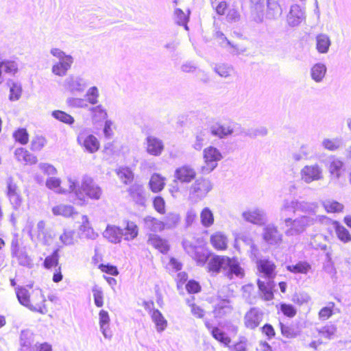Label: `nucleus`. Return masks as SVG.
<instances>
[{
	"label": "nucleus",
	"instance_id": "79ce46f5",
	"mask_svg": "<svg viewBox=\"0 0 351 351\" xmlns=\"http://www.w3.org/2000/svg\"><path fill=\"white\" fill-rule=\"evenodd\" d=\"M151 318L153 322L155 323L158 331L162 332L167 328V321L164 318L161 312L158 309H154L152 311Z\"/></svg>",
	"mask_w": 351,
	"mask_h": 351
},
{
	"label": "nucleus",
	"instance_id": "a19ab883",
	"mask_svg": "<svg viewBox=\"0 0 351 351\" xmlns=\"http://www.w3.org/2000/svg\"><path fill=\"white\" fill-rule=\"evenodd\" d=\"M200 222L203 227L210 228L215 222L214 214L208 207H204L199 214Z\"/></svg>",
	"mask_w": 351,
	"mask_h": 351
},
{
	"label": "nucleus",
	"instance_id": "4468645a",
	"mask_svg": "<svg viewBox=\"0 0 351 351\" xmlns=\"http://www.w3.org/2000/svg\"><path fill=\"white\" fill-rule=\"evenodd\" d=\"M326 167L331 178L334 180H339L346 170L344 162L334 155L328 157Z\"/></svg>",
	"mask_w": 351,
	"mask_h": 351
},
{
	"label": "nucleus",
	"instance_id": "dca6fc26",
	"mask_svg": "<svg viewBox=\"0 0 351 351\" xmlns=\"http://www.w3.org/2000/svg\"><path fill=\"white\" fill-rule=\"evenodd\" d=\"M19 62L16 60H1L0 61V84L4 82L6 75L14 76L19 72Z\"/></svg>",
	"mask_w": 351,
	"mask_h": 351
},
{
	"label": "nucleus",
	"instance_id": "bf43d9fd",
	"mask_svg": "<svg viewBox=\"0 0 351 351\" xmlns=\"http://www.w3.org/2000/svg\"><path fill=\"white\" fill-rule=\"evenodd\" d=\"M58 264V250H56L51 254L47 256L44 261V266L47 269L55 268Z\"/></svg>",
	"mask_w": 351,
	"mask_h": 351
},
{
	"label": "nucleus",
	"instance_id": "f03ea898",
	"mask_svg": "<svg viewBox=\"0 0 351 351\" xmlns=\"http://www.w3.org/2000/svg\"><path fill=\"white\" fill-rule=\"evenodd\" d=\"M336 221L332 220L326 215H302L295 219L288 218L285 219V226L287 228L286 233L289 235H297L303 232L306 228L316 223L324 225H333Z\"/></svg>",
	"mask_w": 351,
	"mask_h": 351
},
{
	"label": "nucleus",
	"instance_id": "58836bf2",
	"mask_svg": "<svg viewBox=\"0 0 351 351\" xmlns=\"http://www.w3.org/2000/svg\"><path fill=\"white\" fill-rule=\"evenodd\" d=\"M132 198L138 204L143 205L145 201L144 189L141 184H134L129 189Z\"/></svg>",
	"mask_w": 351,
	"mask_h": 351
},
{
	"label": "nucleus",
	"instance_id": "6e6d98bb",
	"mask_svg": "<svg viewBox=\"0 0 351 351\" xmlns=\"http://www.w3.org/2000/svg\"><path fill=\"white\" fill-rule=\"evenodd\" d=\"M86 100L88 104L95 105L99 102V92L97 86H93L88 88L86 92Z\"/></svg>",
	"mask_w": 351,
	"mask_h": 351
},
{
	"label": "nucleus",
	"instance_id": "9d476101",
	"mask_svg": "<svg viewBox=\"0 0 351 351\" xmlns=\"http://www.w3.org/2000/svg\"><path fill=\"white\" fill-rule=\"evenodd\" d=\"M300 178L306 184L317 182L324 179V169L317 163L306 165L300 170Z\"/></svg>",
	"mask_w": 351,
	"mask_h": 351
},
{
	"label": "nucleus",
	"instance_id": "393cba45",
	"mask_svg": "<svg viewBox=\"0 0 351 351\" xmlns=\"http://www.w3.org/2000/svg\"><path fill=\"white\" fill-rule=\"evenodd\" d=\"M321 146L325 150L335 152L343 147V141L341 137H325L321 141Z\"/></svg>",
	"mask_w": 351,
	"mask_h": 351
},
{
	"label": "nucleus",
	"instance_id": "69168bd1",
	"mask_svg": "<svg viewBox=\"0 0 351 351\" xmlns=\"http://www.w3.org/2000/svg\"><path fill=\"white\" fill-rule=\"evenodd\" d=\"M13 136L17 142L20 143L22 145L27 144L29 140V135L27 134V132L24 128L18 129L13 134Z\"/></svg>",
	"mask_w": 351,
	"mask_h": 351
},
{
	"label": "nucleus",
	"instance_id": "a878e982",
	"mask_svg": "<svg viewBox=\"0 0 351 351\" xmlns=\"http://www.w3.org/2000/svg\"><path fill=\"white\" fill-rule=\"evenodd\" d=\"M298 199L295 198L292 199H285L281 204L280 208V214L281 217H285V219H288L289 215L295 213L297 211Z\"/></svg>",
	"mask_w": 351,
	"mask_h": 351
},
{
	"label": "nucleus",
	"instance_id": "de8ad7c7",
	"mask_svg": "<svg viewBox=\"0 0 351 351\" xmlns=\"http://www.w3.org/2000/svg\"><path fill=\"white\" fill-rule=\"evenodd\" d=\"M336 308L335 302H328L326 306L322 307L317 313V316L321 321H326L330 319V317L335 313L334 311Z\"/></svg>",
	"mask_w": 351,
	"mask_h": 351
},
{
	"label": "nucleus",
	"instance_id": "49530a36",
	"mask_svg": "<svg viewBox=\"0 0 351 351\" xmlns=\"http://www.w3.org/2000/svg\"><path fill=\"white\" fill-rule=\"evenodd\" d=\"M287 269L293 274H306L311 271V265L306 261H299L294 265H288Z\"/></svg>",
	"mask_w": 351,
	"mask_h": 351
},
{
	"label": "nucleus",
	"instance_id": "39448f33",
	"mask_svg": "<svg viewBox=\"0 0 351 351\" xmlns=\"http://www.w3.org/2000/svg\"><path fill=\"white\" fill-rule=\"evenodd\" d=\"M212 181L204 177H199L195 180L189 187V199L194 203L204 199L213 190Z\"/></svg>",
	"mask_w": 351,
	"mask_h": 351
},
{
	"label": "nucleus",
	"instance_id": "ddd939ff",
	"mask_svg": "<svg viewBox=\"0 0 351 351\" xmlns=\"http://www.w3.org/2000/svg\"><path fill=\"white\" fill-rule=\"evenodd\" d=\"M263 314L256 308L248 309L243 318L245 328L254 330L258 328L263 321Z\"/></svg>",
	"mask_w": 351,
	"mask_h": 351
},
{
	"label": "nucleus",
	"instance_id": "09e8293b",
	"mask_svg": "<svg viewBox=\"0 0 351 351\" xmlns=\"http://www.w3.org/2000/svg\"><path fill=\"white\" fill-rule=\"evenodd\" d=\"M45 186L47 189L58 194H62L64 191L62 189V180L55 176L48 177L45 182Z\"/></svg>",
	"mask_w": 351,
	"mask_h": 351
},
{
	"label": "nucleus",
	"instance_id": "cd10ccee",
	"mask_svg": "<svg viewBox=\"0 0 351 351\" xmlns=\"http://www.w3.org/2000/svg\"><path fill=\"white\" fill-rule=\"evenodd\" d=\"M79 186L80 182L75 176H68L63 182L62 181V189L64 190L62 194L73 193L76 198V191Z\"/></svg>",
	"mask_w": 351,
	"mask_h": 351
},
{
	"label": "nucleus",
	"instance_id": "f704fd0d",
	"mask_svg": "<svg viewBox=\"0 0 351 351\" xmlns=\"http://www.w3.org/2000/svg\"><path fill=\"white\" fill-rule=\"evenodd\" d=\"M51 211L55 216H62L64 217H70L76 213L73 206L64 204L53 206Z\"/></svg>",
	"mask_w": 351,
	"mask_h": 351
},
{
	"label": "nucleus",
	"instance_id": "7c9ffc66",
	"mask_svg": "<svg viewBox=\"0 0 351 351\" xmlns=\"http://www.w3.org/2000/svg\"><path fill=\"white\" fill-rule=\"evenodd\" d=\"M258 271L265 274L268 278H274L275 275V264L267 259H261L256 262Z\"/></svg>",
	"mask_w": 351,
	"mask_h": 351
},
{
	"label": "nucleus",
	"instance_id": "603ef678",
	"mask_svg": "<svg viewBox=\"0 0 351 351\" xmlns=\"http://www.w3.org/2000/svg\"><path fill=\"white\" fill-rule=\"evenodd\" d=\"M51 116L56 120L67 125H72L75 122L74 118L69 114L62 110H54L51 112Z\"/></svg>",
	"mask_w": 351,
	"mask_h": 351
},
{
	"label": "nucleus",
	"instance_id": "6ab92c4d",
	"mask_svg": "<svg viewBox=\"0 0 351 351\" xmlns=\"http://www.w3.org/2000/svg\"><path fill=\"white\" fill-rule=\"evenodd\" d=\"M225 266L226 267V275L228 278H232V276L241 278L245 277V269L241 267L237 258H230L228 256Z\"/></svg>",
	"mask_w": 351,
	"mask_h": 351
},
{
	"label": "nucleus",
	"instance_id": "0eeeda50",
	"mask_svg": "<svg viewBox=\"0 0 351 351\" xmlns=\"http://www.w3.org/2000/svg\"><path fill=\"white\" fill-rule=\"evenodd\" d=\"M88 86V80L80 75H69L61 83L64 92L71 94H82Z\"/></svg>",
	"mask_w": 351,
	"mask_h": 351
},
{
	"label": "nucleus",
	"instance_id": "4be33fe9",
	"mask_svg": "<svg viewBox=\"0 0 351 351\" xmlns=\"http://www.w3.org/2000/svg\"><path fill=\"white\" fill-rule=\"evenodd\" d=\"M257 286L259 295L264 300L269 301L274 299V282L273 280L262 281L257 280Z\"/></svg>",
	"mask_w": 351,
	"mask_h": 351
},
{
	"label": "nucleus",
	"instance_id": "5701e85b",
	"mask_svg": "<svg viewBox=\"0 0 351 351\" xmlns=\"http://www.w3.org/2000/svg\"><path fill=\"white\" fill-rule=\"evenodd\" d=\"M227 258L226 256L218 255L210 258L207 265L208 271L211 274H219L221 269L226 270L225 265Z\"/></svg>",
	"mask_w": 351,
	"mask_h": 351
},
{
	"label": "nucleus",
	"instance_id": "b1692460",
	"mask_svg": "<svg viewBox=\"0 0 351 351\" xmlns=\"http://www.w3.org/2000/svg\"><path fill=\"white\" fill-rule=\"evenodd\" d=\"M327 72V67L324 63L317 62L310 69V76L312 80L316 83L324 81Z\"/></svg>",
	"mask_w": 351,
	"mask_h": 351
},
{
	"label": "nucleus",
	"instance_id": "13d9d810",
	"mask_svg": "<svg viewBox=\"0 0 351 351\" xmlns=\"http://www.w3.org/2000/svg\"><path fill=\"white\" fill-rule=\"evenodd\" d=\"M334 228H335L337 237L341 241H349L351 240V236L345 227L340 225L338 222H335L334 223Z\"/></svg>",
	"mask_w": 351,
	"mask_h": 351
},
{
	"label": "nucleus",
	"instance_id": "4c0bfd02",
	"mask_svg": "<svg viewBox=\"0 0 351 351\" xmlns=\"http://www.w3.org/2000/svg\"><path fill=\"white\" fill-rule=\"evenodd\" d=\"M88 110L93 121L95 123L106 120L108 117L107 111L101 105L89 107Z\"/></svg>",
	"mask_w": 351,
	"mask_h": 351
},
{
	"label": "nucleus",
	"instance_id": "c03bdc74",
	"mask_svg": "<svg viewBox=\"0 0 351 351\" xmlns=\"http://www.w3.org/2000/svg\"><path fill=\"white\" fill-rule=\"evenodd\" d=\"M116 173L121 181L125 184L130 183L134 179L132 169L128 167L121 166L116 169Z\"/></svg>",
	"mask_w": 351,
	"mask_h": 351
},
{
	"label": "nucleus",
	"instance_id": "864d4df0",
	"mask_svg": "<svg viewBox=\"0 0 351 351\" xmlns=\"http://www.w3.org/2000/svg\"><path fill=\"white\" fill-rule=\"evenodd\" d=\"M317 208V206L315 203L298 200L297 210L308 213V215H316Z\"/></svg>",
	"mask_w": 351,
	"mask_h": 351
},
{
	"label": "nucleus",
	"instance_id": "423d86ee",
	"mask_svg": "<svg viewBox=\"0 0 351 351\" xmlns=\"http://www.w3.org/2000/svg\"><path fill=\"white\" fill-rule=\"evenodd\" d=\"M223 156L221 151L217 147L210 145L203 150L204 165L201 167V171L204 174H208L214 171L218 162Z\"/></svg>",
	"mask_w": 351,
	"mask_h": 351
},
{
	"label": "nucleus",
	"instance_id": "a18cd8bd",
	"mask_svg": "<svg viewBox=\"0 0 351 351\" xmlns=\"http://www.w3.org/2000/svg\"><path fill=\"white\" fill-rule=\"evenodd\" d=\"M144 226L152 231H160L165 228L163 221H161L153 217L147 216L143 219Z\"/></svg>",
	"mask_w": 351,
	"mask_h": 351
},
{
	"label": "nucleus",
	"instance_id": "aec40b11",
	"mask_svg": "<svg viewBox=\"0 0 351 351\" xmlns=\"http://www.w3.org/2000/svg\"><path fill=\"white\" fill-rule=\"evenodd\" d=\"M205 325L209 330L211 337H213L216 341L226 347H230L232 339L230 335H227L226 332L218 327L211 326L208 322L206 323Z\"/></svg>",
	"mask_w": 351,
	"mask_h": 351
},
{
	"label": "nucleus",
	"instance_id": "338daca9",
	"mask_svg": "<svg viewBox=\"0 0 351 351\" xmlns=\"http://www.w3.org/2000/svg\"><path fill=\"white\" fill-rule=\"evenodd\" d=\"M180 217L178 214L176 213H169L163 221L165 228H171L175 227L180 221Z\"/></svg>",
	"mask_w": 351,
	"mask_h": 351
},
{
	"label": "nucleus",
	"instance_id": "7ed1b4c3",
	"mask_svg": "<svg viewBox=\"0 0 351 351\" xmlns=\"http://www.w3.org/2000/svg\"><path fill=\"white\" fill-rule=\"evenodd\" d=\"M102 195L101 188L88 176L82 178L79 189L76 191L77 204L80 206L87 204L88 199L98 200Z\"/></svg>",
	"mask_w": 351,
	"mask_h": 351
},
{
	"label": "nucleus",
	"instance_id": "5fc2aeb1",
	"mask_svg": "<svg viewBox=\"0 0 351 351\" xmlns=\"http://www.w3.org/2000/svg\"><path fill=\"white\" fill-rule=\"evenodd\" d=\"M279 328L280 334L282 337L287 339H293L298 335V332L295 330L293 326L285 324L282 322H280Z\"/></svg>",
	"mask_w": 351,
	"mask_h": 351
},
{
	"label": "nucleus",
	"instance_id": "473e14b6",
	"mask_svg": "<svg viewBox=\"0 0 351 351\" xmlns=\"http://www.w3.org/2000/svg\"><path fill=\"white\" fill-rule=\"evenodd\" d=\"M284 0H267V16L271 19H277L282 13L281 4Z\"/></svg>",
	"mask_w": 351,
	"mask_h": 351
},
{
	"label": "nucleus",
	"instance_id": "c85d7f7f",
	"mask_svg": "<svg viewBox=\"0 0 351 351\" xmlns=\"http://www.w3.org/2000/svg\"><path fill=\"white\" fill-rule=\"evenodd\" d=\"M263 238L266 241H280L282 234L274 224H268L263 228Z\"/></svg>",
	"mask_w": 351,
	"mask_h": 351
},
{
	"label": "nucleus",
	"instance_id": "bb28decb",
	"mask_svg": "<svg viewBox=\"0 0 351 351\" xmlns=\"http://www.w3.org/2000/svg\"><path fill=\"white\" fill-rule=\"evenodd\" d=\"M124 228L122 229V238L126 241L135 239L138 234L137 225L132 221L125 220L123 222Z\"/></svg>",
	"mask_w": 351,
	"mask_h": 351
},
{
	"label": "nucleus",
	"instance_id": "e2e57ef3",
	"mask_svg": "<svg viewBox=\"0 0 351 351\" xmlns=\"http://www.w3.org/2000/svg\"><path fill=\"white\" fill-rule=\"evenodd\" d=\"M279 308L282 314L289 318H293L296 315V308L293 304L282 303L279 305Z\"/></svg>",
	"mask_w": 351,
	"mask_h": 351
},
{
	"label": "nucleus",
	"instance_id": "f3484780",
	"mask_svg": "<svg viewBox=\"0 0 351 351\" xmlns=\"http://www.w3.org/2000/svg\"><path fill=\"white\" fill-rule=\"evenodd\" d=\"M243 219L255 225H262L267 221L265 211L259 208L247 209L242 213Z\"/></svg>",
	"mask_w": 351,
	"mask_h": 351
},
{
	"label": "nucleus",
	"instance_id": "c9c22d12",
	"mask_svg": "<svg viewBox=\"0 0 351 351\" xmlns=\"http://www.w3.org/2000/svg\"><path fill=\"white\" fill-rule=\"evenodd\" d=\"M321 205L328 213H339L343 212L344 209L343 204L332 199L322 200Z\"/></svg>",
	"mask_w": 351,
	"mask_h": 351
},
{
	"label": "nucleus",
	"instance_id": "f257e3e1",
	"mask_svg": "<svg viewBox=\"0 0 351 351\" xmlns=\"http://www.w3.org/2000/svg\"><path fill=\"white\" fill-rule=\"evenodd\" d=\"M33 285L34 284L31 283L27 286H18L15 287V294L19 304L32 311L45 314L47 313L45 296L41 289H34Z\"/></svg>",
	"mask_w": 351,
	"mask_h": 351
},
{
	"label": "nucleus",
	"instance_id": "3c124183",
	"mask_svg": "<svg viewBox=\"0 0 351 351\" xmlns=\"http://www.w3.org/2000/svg\"><path fill=\"white\" fill-rule=\"evenodd\" d=\"M66 105L71 108H88V104L84 98L69 97L66 100Z\"/></svg>",
	"mask_w": 351,
	"mask_h": 351
},
{
	"label": "nucleus",
	"instance_id": "774afa93",
	"mask_svg": "<svg viewBox=\"0 0 351 351\" xmlns=\"http://www.w3.org/2000/svg\"><path fill=\"white\" fill-rule=\"evenodd\" d=\"M215 71L221 77H228L232 75L233 69L227 64H219L215 66Z\"/></svg>",
	"mask_w": 351,
	"mask_h": 351
},
{
	"label": "nucleus",
	"instance_id": "052dcab7",
	"mask_svg": "<svg viewBox=\"0 0 351 351\" xmlns=\"http://www.w3.org/2000/svg\"><path fill=\"white\" fill-rule=\"evenodd\" d=\"M230 348V351H247V341L245 337H240L237 341L231 343Z\"/></svg>",
	"mask_w": 351,
	"mask_h": 351
},
{
	"label": "nucleus",
	"instance_id": "37998d69",
	"mask_svg": "<svg viewBox=\"0 0 351 351\" xmlns=\"http://www.w3.org/2000/svg\"><path fill=\"white\" fill-rule=\"evenodd\" d=\"M110 317L108 311L102 309L99 313V324L100 329H101L104 337H110V332L108 331V327L110 324Z\"/></svg>",
	"mask_w": 351,
	"mask_h": 351
},
{
	"label": "nucleus",
	"instance_id": "f8f14e48",
	"mask_svg": "<svg viewBox=\"0 0 351 351\" xmlns=\"http://www.w3.org/2000/svg\"><path fill=\"white\" fill-rule=\"evenodd\" d=\"M306 19V12L304 8L293 4L291 6L287 15V23L290 27H297L300 25Z\"/></svg>",
	"mask_w": 351,
	"mask_h": 351
},
{
	"label": "nucleus",
	"instance_id": "a211bd4d",
	"mask_svg": "<svg viewBox=\"0 0 351 351\" xmlns=\"http://www.w3.org/2000/svg\"><path fill=\"white\" fill-rule=\"evenodd\" d=\"M236 123H215L210 125L209 131L210 134L219 138H224L233 134Z\"/></svg>",
	"mask_w": 351,
	"mask_h": 351
},
{
	"label": "nucleus",
	"instance_id": "680f3d73",
	"mask_svg": "<svg viewBox=\"0 0 351 351\" xmlns=\"http://www.w3.org/2000/svg\"><path fill=\"white\" fill-rule=\"evenodd\" d=\"M174 15L176 21L180 25H184L185 28L187 29L186 23L189 20V11L185 13L182 10L178 8L175 10Z\"/></svg>",
	"mask_w": 351,
	"mask_h": 351
},
{
	"label": "nucleus",
	"instance_id": "9b49d317",
	"mask_svg": "<svg viewBox=\"0 0 351 351\" xmlns=\"http://www.w3.org/2000/svg\"><path fill=\"white\" fill-rule=\"evenodd\" d=\"M197 177V171L190 165H183L177 167L173 173L174 181L181 184H189Z\"/></svg>",
	"mask_w": 351,
	"mask_h": 351
},
{
	"label": "nucleus",
	"instance_id": "e433bc0d",
	"mask_svg": "<svg viewBox=\"0 0 351 351\" xmlns=\"http://www.w3.org/2000/svg\"><path fill=\"white\" fill-rule=\"evenodd\" d=\"M103 235L105 239L110 241L118 240L121 241L122 239V229L114 225H108L104 230Z\"/></svg>",
	"mask_w": 351,
	"mask_h": 351
},
{
	"label": "nucleus",
	"instance_id": "4d7b16f0",
	"mask_svg": "<svg viewBox=\"0 0 351 351\" xmlns=\"http://www.w3.org/2000/svg\"><path fill=\"white\" fill-rule=\"evenodd\" d=\"M216 36L218 39V42L222 47L225 48H228L229 47L232 48V50L230 51L232 53H241L245 51L244 49H239L237 47L232 45L230 42L227 40L221 32H217Z\"/></svg>",
	"mask_w": 351,
	"mask_h": 351
},
{
	"label": "nucleus",
	"instance_id": "ea45409f",
	"mask_svg": "<svg viewBox=\"0 0 351 351\" xmlns=\"http://www.w3.org/2000/svg\"><path fill=\"white\" fill-rule=\"evenodd\" d=\"M10 93L9 99L11 101H16L20 99L23 93V87L20 82L10 81L9 83Z\"/></svg>",
	"mask_w": 351,
	"mask_h": 351
},
{
	"label": "nucleus",
	"instance_id": "72a5a7b5",
	"mask_svg": "<svg viewBox=\"0 0 351 351\" xmlns=\"http://www.w3.org/2000/svg\"><path fill=\"white\" fill-rule=\"evenodd\" d=\"M16 160L25 165H33L37 162V158L23 148H18L14 152Z\"/></svg>",
	"mask_w": 351,
	"mask_h": 351
},
{
	"label": "nucleus",
	"instance_id": "0e129e2a",
	"mask_svg": "<svg viewBox=\"0 0 351 351\" xmlns=\"http://www.w3.org/2000/svg\"><path fill=\"white\" fill-rule=\"evenodd\" d=\"M40 170L48 177L54 176L58 173L57 169L52 165L47 162H41L38 165Z\"/></svg>",
	"mask_w": 351,
	"mask_h": 351
},
{
	"label": "nucleus",
	"instance_id": "6e6552de",
	"mask_svg": "<svg viewBox=\"0 0 351 351\" xmlns=\"http://www.w3.org/2000/svg\"><path fill=\"white\" fill-rule=\"evenodd\" d=\"M337 328L335 324H327L319 329H317V337L315 339L309 343L308 347L317 351L318 347L326 344L328 341H331L336 337Z\"/></svg>",
	"mask_w": 351,
	"mask_h": 351
},
{
	"label": "nucleus",
	"instance_id": "20e7f679",
	"mask_svg": "<svg viewBox=\"0 0 351 351\" xmlns=\"http://www.w3.org/2000/svg\"><path fill=\"white\" fill-rule=\"evenodd\" d=\"M50 54L58 60L52 65L51 73L58 77L66 75L74 62L73 57L58 47H51Z\"/></svg>",
	"mask_w": 351,
	"mask_h": 351
},
{
	"label": "nucleus",
	"instance_id": "c756f323",
	"mask_svg": "<svg viewBox=\"0 0 351 351\" xmlns=\"http://www.w3.org/2000/svg\"><path fill=\"white\" fill-rule=\"evenodd\" d=\"M316 49L319 53H327L331 45L330 36L324 33L319 34L315 37Z\"/></svg>",
	"mask_w": 351,
	"mask_h": 351
},
{
	"label": "nucleus",
	"instance_id": "412c9836",
	"mask_svg": "<svg viewBox=\"0 0 351 351\" xmlns=\"http://www.w3.org/2000/svg\"><path fill=\"white\" fill-rule=\"evenodd\" d=\"M6 194L13 207L18 208L22 203V198L18 186L16 184L13 183L11 178H9L7 182Z\"/></svg>",
	"mask_w": 351,
	"mask_h": 351
},
{
	"label": "nucleus",
	"instance_id": "2f4dec72",
	"mask_svg": "<svg viewBox=\"0 0 351 351\" xmlns=\"http://www.w3.org/2000/svg\"><path fill=\"white\" fill-rule=\"evenodd\" d=\"M166 178L158 173H154L151 176L149 186L151 191L154 193L161 191L165 186Z\"/></svg>",
	"mask_w": 351,
	"mask_h": 351
},
{
	"label": "nucleus",
	"instance_id": "2eb2a0df",
	"mask_svg": "<svg viewBox=\"0 0 351 351\" xmlns=\"http://www.w3.org/2000/svg\"><path fill=\"white\" fill-rule=\"evenodd\" d=\"M144 145L146 152L152 156H160L165 149L163 141L152 135L146 137Z\"/></svg>",
	"mask_w": 351,
	"mask_h": 351
},
{
	"label": "nucleus",
	"instance_id": "8fccbe9b",
	"mask_svg": "<svg viewBox=\"0 0 351 351\" xmlns=\"http://www.w3.org/2000/svg\"><path fill=\"white\" fill-rule=\"evenodd\" d=\"M207 140V132L206 130H201L195 134V139L192 143V147L200 151L206 144Z\"/></svg>",
	"mask_w": 351,
	"mask_h": 351
},
{
	"label": "nucleus",
	"instance_id": "1a4fd4ad",
	"mask_svg": "<svg viewBox=\"0 0 351 351\" xmlns=\"http://www.w3.org/2000/svg\"><path fill=\"white\" fill-rule=\"evenodd\" d=\"M77 142L85 152L90 154L97 152L100 147L98 138L86 129H83L78 133Z\"/></svg>",
	"mask_w": 351,
	"mask_h": 351
}]
</instances>
